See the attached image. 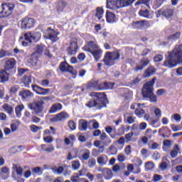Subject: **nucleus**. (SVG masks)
Listing matches in <instances>:
<instances>
[{"label": "nucleus", "instance_id": "nucleus-1", "mask_svg": "<svg viewBox=\"0 0 182 182\" xmlns=\"http://www.w3.org/2000/svg\"><path fill=\"white\" fill-rule=\"evenodd\" d=\"M90 96L92 97H95L93 100H90L85 104L87 107L92 109V107H97V109H102V107H106V95L103 92H91Z\"/></svg>", "mask_w": 182, "mask_h": 182}, {"label": "nucleus", "instance_id": "nucleus-2", "mask_svg": "<svg viewBox=\"0 0 182 182\" xmlns=\"http://www.w3.org/2000/svg\"><path fill=\"white\" fill-rule=\"evenodd\" d=\"M177 63L182 64L181 47L175 48L166 58L164 65L166 68H174Z\"/></svg>", "mask_w": 182, "mask_h": 182}, {"label": "nucleus", "instance_id": "nucleus-3", "mask_svg": "<svg viewBox=\"0 0 182 182\" xmlns=\"http://www.w3.org/2000/svg\"><path fill=\"white\" fill-rule=\"evenodd\" d=\"M154 83H156V77H154L151 81L145 83L142 88V96L146 99H149L151 103L157 102V97L154 95Z\"/></svg>", "mask_w": 182, "mask_h": 182}, {"label": "nucleus", "instance_id": "nucleus-4", "mask_svg": "<svg viewBox=\"0 0 182 182\" xmlns=\"http://www.w3.org/2000/svg\"><path fill=\"white\" fill-rule=\"evenodd\" d=\"M83 50H85L86 52H89L90 53H91L94 57V59H95V60H99V59L102 58V49L99 48V46H97V43L95 41L88 42L83 47Z\"/></svg>", "mask_w": 182, "mask_h": 182}, {"label": "nucleus", "instance_id": "nucleus-5", "mask_svg": "<svg viewBox=\"0 0 182 182\" xmlns=\"http://www.w3.org/2000/svg\"><path fill=\"white\" fill-rule=\"evenodd\" d=\"M119 59H120V50H116L114 52H107L103 60L107 66H113Z\"/></svg>", "mask_w": 182, "mask_h": 182}, {"label": "nucleus", "instance_id": "nucleus-6", "mask_svg": "<svg viewBox=\"0 0 182 182\" xmlns=\"http://www.w3.org/2000/svg\"><path fill=\"white\" fill-rule=\"evenodd\" d=\"M42 35L39 32H29L24 34L26 41L22 42L23 46H28L30 43L39 42Z\"/></svg>", "mask_w": 182, "mask_h": 182}, {"label": "nucleus", "instance_id": "nucleus-7", "mask_svg": "<svg viewBox=\"0 0 182 182\" xmlns=\"http://www.w3.org/2000/svg\"><path fill=\"white\" fill-rule=\"evenodd\" d=\"M2 11L0 12V18H6L12 15L14 9H15V5L11 3H4L2 4Z\"/></svg>", "mask_w": 182, "mask_h": 182}, {"label": "nucleus", "instance_id": "nucleus-8", "mask_svg": "<svg viewBox=\"0 0 182 182\" xmlns=\"http://www.w3.org/2000/svg\"><path fill=\"white\" fill-rule=\"evenodd\" d=\"M43 105H45L43 101L34 102L28 105V109L33 110L36 114H39L43 112Z\"/></svg>", "mask_w": 182, "mask_h": 182}, {"label": "nucleus", "instance_id": "nucleus-9", "mask_svg": "<svg viewBox=\"0 0 182 182\" xmlns=\"http://www.w3.org/2000/svg\"><path fill=\"white\" fill-rule=\"evenodd\" d=\"M79 47L77 46V39L73 38L70 42V46L67 49L68 55L72 56L77 53V50Z\"/></svg>", "mask_w": 182, "mask_h": 182}, {"label": "nucleus", "instance_id": "nucleus-10", "mask_svg": "<svg viewBox=\"0 0 182 182\" xmlns=\"http://www.w3.org/2000/svg\"><path fill=\"white\" fill-rule=\"evenodd\" d=\"M35 25V20L31 18H25L21 20V29H31Z\"/></svg>", "mask_w": 182, "mask_h": 182}, {"label": "nucleus", "instance_id": "nucleus-11", "mask_svg": "<svg viewBox=\"0 0 182 182\" xmlns=\"http://www.w3.org/2000/svg\"><path fill=\"white\" fill-rule=\"evenodd\" d=\"M66 119H69V114L65 112H62L51 118L50 122L52 123H56V122H63V120H66Z\"/></svg>", "mask_w": 182, "mask_h": 182}, {"label": "nucleus", "instance_id": "nucleus-12", "mask_svg": "<svg viewBox=\"0 0 182 182\" xmlns=\"http://www.w3.org/2000/svg\"><path fill=\"white\" fill-rule=\"evenodd\" d=\"M150 23L147 21H134L132 23L134 29H143V28H149Z\"/></svg>", "mask_w": 182, "mask_h": 182}, {"label": "nucleus", "instance_id": "nucleus-13", "mask_svg": "<svg viewBox=\"0 0 182 182\" xmlns=\"http://www.w3.org/2000/svg\"><path fill=\"white\" fill-rule=\"evenodd\" d=\"M32 89L33 92H36L37 95H40L41 96H46V95H48L49 92H50V89H45L41 87H39L37 85H32Z\"/></svg>", "mask_w": 182, "mask_h": 182}, {"label": "nucleus", "instance_id": "nucleus-14", "mask_svg": "<svg viewBox=\"0 0 182 182\" xmlns=\"http://www.w3.org/2000/svg\"><path fill=\"white\" fill-rule=\"evenodd\" d=\"M60 70L61 72H69L70 73H72V75H73L74 76H76V74L73 71V67L68 65L66 62H63L60 63Z\"/></svg>", "mask_w": 182, "mask_h": 182}, {"label": "nucleus", "instance_id": "nucleus-15", "mask_svg": "<svg viewBox=\"0 0 182 182\" xmlns=\"http://www.w3.org/2000/svg\"><path fill=\"white\" fill-rule=\"evenodd\" d=\"M58 35H60V33L50 30L48 32V34L44 37L46 39H50L52 42H58V41H59V38L58 37Z\"/></svg>", "mask_w": 182, "mask_h": 182}, {"label": "nucleus", "instance_id": "nucleus-16", "mask_svg": "<svg viewBox=\"0 0 182 182\" xmlns=\"http://www.w3.org/2000/svg\"><path fill=\"white\" fill-rule=\"evenodd\" d=\"M107 8L108 9H119V8H122V6H120L119 0H107Z\"/></svg>", "mask_w": 182, "mask_h": 182}, {"label": "nucleus", "instance_id": "nucleus-17", "mask_svg": "<svg viewBox=\"0 0 182 182\" xmlns=\"http://www.w3.org/2000/svg\"><path fill=\"white\" fill-rule=\"evenodd\" d=\"M16 65V60H15V58H10L6 61L4 69L7 72H9L12 70L14 68H15Z\"/></svg>", "mask_w": 182, "mask_h": 182}, {"label": "nucleus", "instance_id": "nucleus-18", "mask_svg": "<svg viewBox=\"0 0 182 182\" xmlns=\"http://www.w3.org/2000/svg\"><path fill=\"white\" fill-rule=\"evenodd\" d=\"M68 6V3L65 0H58L56 2L55 9L57 12H63V9H65Z\"/></svg>", "mask_w": 182, "mask_h": 182}, {"label": "nucleus", "instance_id": "nucleus-19", "mask_svg": "<svg viewBox=\"0 0 182 182\" xmlns=\"http://www.w3.org/2000/svg\"><path fill=\"white\" fill-rule=\"evenodd\" d=\"M114 83L104 82L99 84L98 90H107L113 89Z\"/></svg>", "mask_w": 182, "mask_h": 182}, {"label": "nucleus", "instance_id": "nucleus-20", "mask_svg": "<svg viewBox=\"0 0 182 182\" xmlns=\"http://www.w3.org/2000/svg\"><path fill=\"white\" fill-rule=\"evenodd\" d=\"M150 63V60L149 59L144 58L141 60L138 65H136L135 68V70L139 71V70H143L147 65Z\"/></svg>", "mask_w": 182, "mask_h": 182}, {"label": "nucleus", "instance_id": "nucleus-21", "mask_svg": "<svg viewBox=\"0 0 182 182\" xmlns=\"http://www.w3.org/2000/svg\"><path fill=\"white\" fill-rule=\"evenodd\" d=\"M107 161H109V157L106 155H101L97 159V162L102 167H103V166H106V164H107Z\"/></svg>", "mask_w": 182, "mask_h": 182}, {"label": "nucleus", "instance_id": "nucleus-22", "mask_svg": "<svg viewBox=\"0 0 182 182\" xmlns=\"http://www.w3.org/2000/svg\"><path fill=\"white\" fill-rule=\"evenodd\" d=\"M18 95L23 100L31 99V97H33V93H32L29 90H21L19 92Z\"/></svg>", "mask_w": 182, "mask_h": 182}, {"label": "nucleus", "instance_id": "nucleus-23", "mask_svg": "<svg viewBox=\"0 0 182 182\" xmlns=\"http://www.w3.org/2000/svg\"><path fill=\"white\" fill-rule=\"evenodd\" d=\"M106 19L108 23H114V22H116V15L109 11H107Z\"/></svg>", "mask_w": 182, "mask_h": 182}, {"label": "nucleus", "instance_id": "nucleus-24", "mask_svg": "<svg viewBox=\"0 0 182 182\" xmlns=\"http://www.w3.org/2000/svg\"><path fill=\"white\" fill-rule=\"evenodd\" d=\"M159 12L161 14V15L165 16V18H171V16H173V9L170 8L160 10Z\"/></svg>", "mask_w": 182, "mask_h": 182}, {"label": "nucleus", "instance_id": "nucleus-25", "mask_svg": "<svg viewBox=\"0 0 182 182\" xmlns=\"http://www.w3.org/2000/svg\"><path fill=\"white\" fill-rule=\"evenodd\" d=\"M78 129L80 132L87 130V121L86 119H80L78 122Z\"/></svg>", "mask_w": 182, "mask_h": 182}, {"label": "nucleus", "instance_id": "nucleus-26", "mask_svg": "<svg viewBox=\"0 0 182 182\" xmlns=\"http://www.w3.org/2000/svg\"><path fill=\"white\" fill-rule=\"evenodd\" d=\"M38 55L36 54L31 55L28 59V63L31 65V66H38Z\"/></svg>", "mask_w": 182, "mask_h": 182}, {"label": "nucleus", "instance_id": "nucleus-27", "mask_svg": "<svg viewBox=\"0 0 182 182\" xmlns=\"http://www.w3.org/2000/svg\"><path fill=\"white\" fill-rule=\"evenodd\" d=\"M32 82L31 76L24 75L21 79V83H23L25 87H29V84Z\"/></svg>", "mask_w": 182, "mask_h": 182}, {"label": "nucleus", "instance_id": "nucleus-28", "mask_svg": "<svg viewBox=\"0 0 182 182\" xmlns=\"http://www.w3.org/2000/svg\"><path fill=\"white\" fill-rule=\"evenodd\" d=\"M154 73H156V68L151 66L145 70L144 77H150V76L154 75Z\"/></svg>", "mask_w": 182, "mask_h": 182}, {"label": "nucleus", "instance_id": "nucleus-29", "mask_svg": "<svg viewBox=\"0 0 182 182\" xmlns=\"http://www.w3.org/2000/svg\"><path fill=\"white\" fill-rule=\"evenodd\" d=\"M2 109L10 116H11V114H14V107L9 105V104H4L2 106Z\"/></svg>", "mask_w": 182, "mask_h": 182}, {"label": "nucleus", "instance_id": "nucleus-30", "mask_svg": "<svg viewBox=\"0 0 182 182\" xmlns=\"http://www.w3.org/2000/svg\"><path fill=\"white\" fill-rule=\"evenodd\" d=\"M0 77L1 82H6L9 79V73L6 70H1L0 71Z\"/></svg>", "mask_w": 182, "mask_h": 182}, {"label": "nucleus", "instance_id": "nucleus-31", "mask_svg": "<svg viewBox=\"0 0 182 182\" xmlns=\"http://www.w3.org/2000/svg\"><path fill=\"white\" fill-rule=\"evenodd\" d=\"M12 170L16 171V174L20 176H22V174L23 173V169L22 168V167H21V166L16 165L15 164H13Z\"/></svg>", "mask_w": 182, "mask_h": 182}, {"label": "nucleus", "instance_id": "nucleus-32", "mask_svg": "<svg viewBox=\"0 0 182 182\" xmlns=\"http://www.w3.org/2000/svg\"><path fill=\"white\" fill-rule=\"evenodd\" d=\"M134 2V0H119L121 8L130 6Z\"/></svg>", "mask_w": 182, "mask_h": 182}, {"label": "nucleus", "instance_id": "nucleus-33", "mask_svg": "<svg viewBox=\"0 0 182 182\" xmlns=\"http://www.w3.org/2000/svg\"><path fill=\"white\" fill-rule=\"evenodd\" d=\"M82 154V160H84V161H87L89 159H90V151L87 149H83Z\"/></svg>", "mask_w": 182, "mask_h": 182}, {"label": "nucleus", "instance_id": "nucleus-34", "mask_svg": "<svg viewBox=\"0 0 182 182\" xmlns=\"http://www.w3.org/2000/svg\"><path fill=\"white\" fill-rule=\"evenodd\" d=\"M58 110H62V105L60 103L53 105L49 112L50 113H56Z\"/></svg>", "mask_w": 182, "mask_h": 182}, {"label": "nucleus", "instance_id": "nucleus-35", "mask_svg": "<svg viewBox=\"0 0 182 182\" xmlns=\"http://www.w3.org/2000/svg\"><path fill=\"white\" fill-rule=\"evenodd\" d=\"M180 146L178 145H175L173 147V150H172L171 151V156L172 157V159H176V156H177V154H178V153H180Z\"/></svg>", "mask_w": 182, "mask_h": 182}, {"label": "nucleus", "instance_id": "nucleus-36", "mask_svg": "<svg viewBox=\"0 0 182 182\" xmlns=\"http://www.w3.org/2000/svg\"><path fill=\"white\" fill-rule=\"evenodd\" d=\"M23 109H25V107L23 106V105H20L16 107L15 112L17 117L19 118L21 117V116H22V110H23Z\"/></svg>", "mask_w": 182, "mask_h": 182}, {"label": "nucleus", "instance_id": "nucleus-37", "mask_svg": "<svg viewBox=\"0 0 182 182\" xmlns=\"http://www.w3.org/2000/svg\"><path fill=\"white\" fill-rule=\"evenodd\" d=\"M71 166L73 167V170L77 171V170L80 168V161H79V160L73 161L71 162Z\"/></svg>", "mask_w": 182, "mask_h": 182}, {"label": "nucleus", "instance_id": "nucleus-38", "mask_svg": "<svg viewBox=\"0 0 182 182\" xmlns=\"http://www.w3.org/2000/svg\"><path fill=\"white\" fill-rule=\"evenodd\" d=\"M103 14H105V11L102 8H97V13L95 16H97V19L100 20L103 18Z\"/></svg>", "mask_w": 182, "mask_h": 182}, {"label": "nucleus", "instance_id": "nucleus-39", "mask_svg": "<svg viewBox=\"0 0 182 182\" xmlns=\"http://www.w3.org/2000/svg\"><path fill=\"white\" fill-rule=\"evenodd\" d=\"M135 161H136L138 167H137L136 171L134 173H135V174H139V173H140V171H141L140 166H141L143 164V161H141V159L140 158H136Z\"/></svg>", "mask_w": 182, "mask_h": 182}, {"label": "nucleus", "instance_id": "nucleus-40", "mask_svg": "<svg viewBox=\"0 0 182 182\" xmlns=\"http://www.w3.org/2000/svg\"><path fill=\"white\" fill-rule=\"evenodd\" d=\"M31 171H33V174H38V176H42L43 173V171H42V168L39 166L33 168Z\"/></svg>", "mask_w": 182, "mask_h": 182}, {"label": "nucleus", "instance_id": "nucleus-41", "mask_svg": "<svg viewBox=\"0 0 182 182\" xmlns=\"http://www.w3.org/2000/svg\"><path fill=\"white\" fill-rule=\"evenodd\" d=\"M124 119L127 120L129 124H133V123H134V117L129 115V114L124 115Z\"/></svg>", "mask_w": 182, "mask_h": 182}, {"label": "nucleus", "instance_id": "nucleus-42", "mask_svg": "<svg viewBox=\"0 0 182 182\" xmlns=\"http://www.w3.org/2000/svg\"><path fill=\"white\" fill-rule=\"evenodd\" d=\"M153 168H154V164L153 162L148 161L145 164V170H146V171L153 170Z\"/></svg>", "mask_w": 182, "mask_h": 182}, {"label": "nucleus", "instance_id": "nucleus-43", "mask_svg": "<svg viewBox=\"0 0 182 182\" xmlns=\"http://www.w3.org/2000/svg\"><path fill=\"white\" fill-rule=\"evenodd\" d=\"M181 33L180 32H177L176 33H173L168 37V39L169 41H176V39H178L180 38Z\"/></svg>", "mask_w": 182, "mask_h": 182}, {"label": "nucleus", "instance_id": "nucleus-44", "mask_svg": "<svg viewBox=\"0 0 182 182\" xmlns=\"http://www.w3.org/2000/svg\"><path fill=\"white\" fill-rule=\"evenodd\" d=\"M88 87H93L94 89L99 90V82L97 81H91L88 82Z\"/></svg>", "mask_w": 182, "mask_h": 182}, {"label": "nucleus", "instance_id": "nucleus-45", "mask_svg": "<svg viewBox=\"0 0 182 182\" xmlns=\"http://www.w3.org/2000/svg\"><path fill=\"white\" fill-rule=\"evenodd\" d=\"M96 166V159L95 158H90L88 159V167L93 168Z\"/></svg>", "mask_w": 182, "mask_h": 182}, {"label": "nucleus", "instance_id": "nucleus-46", "mask_svg": "<svg viewBox=\"0 0 182 182\" xmlns=\"http://www.w3.org/2000/svg\"><path fill=\"white\" fill-rule=\"evenodd\" d=\"M140 16H144V18H149L150 13L149 10H141L139 12Z\"/></svg>", "mask_w": 182, "mask_h": 182}, {"label": "nucleus", "instance_id": "nucleus-47", "mask_svg": "<svg viewBox=\"0 0 182 182\" xmlns=\"http://www.w3.org/2000/svg\"><path fill=\"white\" fill-rule=\"evenodd\" d=\"M105 132L109 134L111 139H116V136L112 134V132H113V128H112V127H107L105 128Z\"/></svg>", "mask_w": 182, "mask_h": 182}, {"label": "nucleus", "instance_id": "nucleus-48", "mask_svg": "<svg viewBox=\"0 0 182 182\" xmlns=\"http://www.w3.org/2000/svg\"><path fill=\"white\" fill-rule=\"evenodd\" d=\"M161 180H163V176L161 175L155 174L152 178L153 182L161 181Z\"/></svg>", "mask_w": 182, "mask_h": 182}, {"label": "nucleus", "instance_id": "nucleus-49", "mask_svg": "<svg viewBox=\"0 0 182 182\" xmlns=\"http://www.w3.org/2000/svg\"><path fill=\"white\" fill-rule=\"evenodd\" d=\"M135 114L138 117H141L143 116V114H144V110L142 109H136L135 110Z\"/></svg>", "mask_w": 182, "mask_h": 182}, {"label": "nucleus", "instance_id": "nucleus-50", "mask_svg": "<svg viewBox=\"0 0 182 182\" xmlns=\"http://www.w3.org/2000/svg\"><path fill=\"white\" fill-rule=\"evenodd\" d=\"M104 176H107L108 178H112V176H113L112 173V170L109 169L108 168H105Z\"/></svg>", "mask_w": 182, "mask_h": 182}, {"label": "nucleus", "instance_id": "nucleus-51", "mask_svg": "<svg viewBox=\"0 0 182 182\" xmlns=\"http://www.w3.org/2000/svg\"><path fill=\"white\" fill-rule=\"evenodd\" d=\"M145 136L148 139H151V137L153 136V131H151V129H147L145 132Z\"/></svg>", "mask_w": 182, "mask_h": 182}, {"label": "nucleus", "instance_id": "nucleus-52", "mask_svg": "<svg viewBox=\"0 0 182 182\" xmlns=\"http://www.w3.org/2000/svg\"><path fill=\"white\" fill-rule=\"evenodd\" d=\"M133 132H129L125 135V140L127 143H129V141H132V138L133 137Z\"/></svg>", "mask_w": 182, "mask_h": 182}, {"label": "nucleus", "instance_id": "nucleus-53", "mask_svg": "<svg viewBox=\"0 0 182 182\" xmlns=\"http://www.w3.org/2000/svg\"><path fill=\"white\" fill-rule=\"evenodd\" d=\"M171 119H174L176 122H181V115L179 114H174L171 116Z\"/></svg>", "mask_w": 182, "mask_h": 182}, {"label": "nucleus", "instance_id": "nucleus-54", "mask_svg": "<svg viewBox=\"0 0 182 182\" xmlns=\"http://www.w3.org/2000/svg\"><path fill=\"white\" fill-rule=\"evenodd\" d=\"M68 126L71 130L76 129V124H75V122H73L72 120L69 121Z\"/></svg>", "mask_w": 182, "mask_h": 182}, {"label": "nucleus", "instance_id": "nucleus-55", "mask_svg": "<svg viewBox=\"0 0 182 182\" xmlns=\"http://www.w3.org/2000/svg\"><path fill=\"white\" fill-rule=\"evenodd\" d=\"M167 163L166 162H162L159 165V168L161 170V171H164V170H167Z\"/></svg>", "mask_w": 182, "mask_h": 182}, {"label": "nucleus", "instance_id": "nucleus-56", "mask_svg": "<svg viewBox=\"0 0 182 182\" xmlns=\"http://www.w3.org/2000/svg\"><path fill=\"white\" fill-rule=\"evenodd\" d=\"M117 160L120 163H123V161H124V160H126V156H124V154H119L118 155Z\"/></svg>", "mask_w": 182, "mask_h": 182}, {"label": "nucleus", "instance_id": "nucleus-57", "mask_svg": "<svg viewBox=\"0 0 182 182\" xmlns=\"http://www.w3.org/2000/svg\"><path fill=\"white\" fill-rule=\"evenodd\" d=\"M124 153L125 154H127V156H129V154L132 153V146L130 145L127 146L126 148L124 149Z\"/></svg>", "mask_w": 182, "mask_h": 182}, {"label": "nucleus", "instance_id": "nucleus-58", "mask_svg": "<svg viewBox=\"0 0 182 182\" xmlns=\"http://www.w3.org/2000/svg\"><path fill=\"white\" fill-rule=\"evenodd\" d=\"M109 150L112 151L111 154L112 155L117 154V148L114 147V146L111 145L109 146Z\"/></svg>", "mask_w": 182, "mask_h": 182}, {"label": "nucleus", "instance_id": "nucleus-59", "mask_svg": "<svg viewBox=\"0 0 182 182\" xmlns=\"http://www.w3.org/2000/svg\"><path fill=\"white\" fill-rule=\"evenodd\" d=\"M141 4H144V5H149V0H139L135 5H141Z\"/></svg>", "mask_w": 182, "mask_h": 182}, {"label": "nucleus", "instance_id": "nucleus-60", "mask_svg": "<svg viewBox=\"0 0 182 182\" xmlns=\"http://www.w3.org/2000/svg\"><path fill=\"white\" fill-rule=\"evenodd\" d=\"M139 128L140 130H146V129L147 128V124L146 122H141V124H139Z\"/></svg>", "mask_w": 182, "mask_h": 182}, {"label": "nucleus", "instance_id": "nucleus-61", "mask_svg": "<svg viewBox=\"0 0 182 182\" xmlns=\"http://www.w3.org/2000/svg\"><path fill=\"white\" fill-rule=\"evenodd\" d=\"M154 62H161L163 60V55H156L154 58Z\"/></svg>", "mask_w": 182, "mask_h": 182}, {"label": "nucleus", "instance_id": "nucleus-62", "mask_svg": "<svg viewBox=\"0 0 182 182\" xmlns=\"http://www.w3.org/2000/svg\"><path fill=\"white\" fill-rule=\"evenodd\" d=\"M43 44L38 45L37 46V52L38 53H42L43 52Z\"/></svg>", "mask_w": 182, "mask_h": 182}, {"label": "nucleus", "instance_id": "nucleus-63", "mask_svg": "<svg viewBox=\"0 0 182 182\" xmlns=\"http://www.w3.org/2000/svg\"><path fill=\"white\" fill-rule=\"evenodd\" d=\"M154 113L155 116H156L157 117H161V110H160V109H156Z\"/></svg>", "mask_w": 182, "mask_h": 182}, {"label": "nucleus", "instance_id": "nucleus-64", "mask_svg": "<svg viewBox=\"0 0 182 182\" xmlns=\"http://www.w3.org/2000/svg\"><path fill=\"white\" fill-rule=\"evenodd\" d=\"M70 181L72 182H79V176H71Z\"/></svg>", "mask_w": 182, "mask_h": 182}]
</instances>
